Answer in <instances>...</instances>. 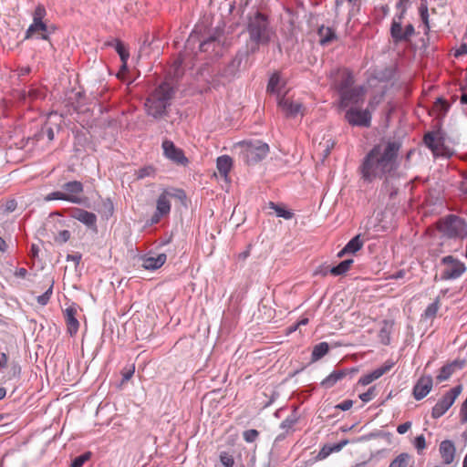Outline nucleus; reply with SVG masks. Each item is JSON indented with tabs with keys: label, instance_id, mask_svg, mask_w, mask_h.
I'll use <instances>...</instances> for the list:
<instances>
[{
	"label": "nucleus",
	"instance_id": "32",
	"mask_svg": "<svg viewBox=\"0 0 467 467\" xmlns=\"http://www.w3.org/2000/svg\"><path fill=\"white\" fill-rule=\"evenodd\" d=\"M411 461L412 456L410 454L402 452L390 462L389 467H408Z\"/></svg>",
	"mask_w": 467,
	"mask_h": 467
},
{
	"label": "nucleus",
	"instance_id": "21",
	"mask_svg": "<svg viewBox=\"0 0 467 467\" xmlns=\"http://www.w3.org/2000/svg\"><path fill=\"white\" fill-rule=\"evenodd\" d=\"M450 108L451 104L442 98H438L433 103L430 114L438 119V126L441 127V122L447 115Z\"/></svg>",
	"mask_w": 467,
	"mask_h": 467
},
{
	"label": "nucleus",
	"instance_id": "47",
	"mask_svg": "<svg viewBox=\"0 0 467 467\" xmlns=\"http://www.w3.org/2000/svg\"><path fill=\"white\" fill-rule=\"evenodd\" d=\"M220 462L223 465V467H233L234 463V457L226 451H223L220 453Z\"/></svg>",
	"mask_w": 467,
	"mask_h": 467
},
{
	"label": "nucleus",
	"instance_id": "56",
	"mask_svg": "<svg viewBox=\"0 0 467 467\" xmlns=\"http://www.w3.org/2000/svg\"><path fill=\"white\" fill-rule=\"evenodd\" d=\"M216 40V38L214 36H211L209 37L207 40L205 41H202L200 45V50L201 51H206V46L209 45L210 43L212 42H214Z\"/></svg>",
	"mask_w": 467,
	"mask_h": 467
},
{
	"label": "nucleus",
	"instance_id": "37",
	"mask_svg": "<svg viewBox=\"0 0 467 467\" xmlns=\"http://www.w3.org/2000/svg\"><path fill=\"white\" fill-rule=\"evenodd\" d=\"M279 83H280V75L278 73H274L271 76L269 82L267 84V88H266L267 92L278 94Z\"/></svg>",
	"mask_w": 467,
	"mask_h": 467
},
{
	"label": "nucleus",
	"instance_id": "45",
	"mask_svg": "<svg viewBox=\"0 0 467 467\" xmlns=\"http://www.w3.org/2000/svg\"><path fill=\"white\" fill-rule=\"evenodd\" d=\"M71 234L67 230L59 231L54 237V241L57 244H62L67 243L70 239Z\"/></svg>",
	"mask_w": 467,
	"mask_h": 467
},
{
	"label": "nucleus",
	"instance_id": "17",
	"mask_svg": "<svg viewBox=\"0 0 467 467\" xmlns=\"http://www.w3.org/2000/svg\"><path fill=\"white\" fill-rule=\"evenodd\" d=\"M433 379L432 377L421 376L415 386L413 387L412 395L416 400H420L425 398L432 389Z\"/></svg>",
	"mask_w": 467,
	"mask_h": 467
},
{
	"label": "nucleus",
	"instance_id": "11",
	"mask_svg": "<svg viewBox=\"0 0 467 467\" xmlns=\"http://www.w3.org/2000/svg\"><path fill=\"white\" fill-rule=\"evenodd\" d=\"M328 78L331 81V87L337 90L339 94L341 91L347 90L352 87L354 83L353 76L350 71L346 68L333 69L330 71Z\"/></svg>",
	"mask_w": 467,
	"mask_h": 467
},
{
	"label": "nucleus",
	"instance_id": "43",
	"mask_svg": "<svg viewBox=\"0 0 467 467\" xmlns=\"http://www.w3.org/2000/svg\"><path fill=\"white\" fill-rule=\"evenodd\" d=\"M52 293H53V282L50 283L49 287L43 295L38 296L36 297L37 303L40 304L41 306L47 305L48 303V301L50 300Z\"/></svg>",
	"mask_w": 467,
	"mask_h": 467
},
{
	"label": "nucleus",
	"instance_id": "61",
	"mask_svg": "<svg viewBox=\"0 0 467 467\" xmlns=\"http://www.w3.org/2000/svg\"><path fill=\"white\" fill-rule=\"evenodd\" d=\"M134 373V368H129L127 371L123 372V380H129Z\"/></svg>",
	"mask_w": 467,
	"mask_h": 467
},
{
	"label": "nucleus",
	"instance_id": "29",
	"mask_svg": "<svg viewBox=\"0 0 467 467\" xmlns=\"http://www.w3.org/2000/svg\"><path fill=\"white\" fill-rule=\"evenodd\" d=\"M329 351V345L327 342H321L313 348L311 360L316 362L322 358Z\"/></svg>",
	"mask_w": 467,
	"mask_h": 467
},
{
	"label": "nucleus",
	"instance_id": "36",
	"mask_svg": "<svg viewBox=\"0 0 467 467\" xmlns=\"http://www.w3.org/2000/svg\"><path fill=\"white\" fill-rule=\"evenodd\" d=\"M440 308V299L436 298L435 301L429 305L424 311L423 317L426 319H431L436 317L438 310Z\"/></svg>",
	"mask_w": 467,
	"mask_h": 467
},
{
	"label": "nucleus",
	"instance_id": "58",
	"mask_svg": "<svg viewBox=\"0 0 467 467\" xmlns=\"http://www.w3.org/2000/svg\"><path fill=\"white\" fill-rule=\"evenodd\" d=\"M308 321H309V320H308V318H306V317L300 319V320L296 323V325L295 326V327H293V328L291 329V331H295L297 327H301V326H306V325H307V324H308Z\"/></svg>",
	"mask_w": 467,
	"mask_h": 467
},
{
	"label": "nucleus",
	"instance_id": "63",
	"mask_svg": "<svg viewBox=\"0 0 467 467\" xmlns=\"http://www.w3.org/2000/svg\"><path fill=\"white\" fill-rule=\"evenodd\" d=\"M7 248L5 241L0 236V251L5 252Z\"/></svg>",
	"mask_w": 467,
	"mask_h": 467
},
{
	"label": "nucleus",
	"instance_id": "24",
	"mask_svg": "<svg viewBox=\"0 0 467 467\" xmlns=\"http://www.w3.org/2000/svg\"><path fill=\"white\" fill-rule=\"evenodd\" d=\"M71 217L88 227H96L97 216L93 213L82 209H74Z\"/></svg>",
	"mask_w": 467,
	"mask_h": 467
},
{
	"label": "nucleus",
	"instance_id": "57",
	"mask_svg": "<svg viewBox=\"0 0 467 467\" xmlns=\"http://www.w3.org/2000/svg\"><path fill=\"white\" fill-rule=\"evenodd\" d=\"M7 362H8V357L6 354L5 353H2L0 355V367L1 368H5L7 366Z\"/></svg>",
	"mask_w": 467,
	"mask_h": 467
},
{
	"label": "nucleus",
	"instance_id": "19",
	"mask_svg": "<svg viewBox=\"0 0 467 467\" xmlns=\"http://www.w3.org/2000/svg\"><path fill=\"white\" fill-rule=\"evenodd\" d=\"M394 366V362L388 360L381 367L374 369L372 372L363 375L359 379L358 383L362 386H367L374 380L379 379L381 376L389 372Z\"/></svg>",
	"mask_w": 467,
	"mask_h": 467
},
{
	"label": "nucleus",
	"instance_id": "4",
	"mask_svg": "<svg viewBox=\"0 0 467 467\" xmlns=\"http://www.w3.org/2000/svg\"><path fill=\"white\" fill-rule=\"evenodd\" d=\"M63 191H56L44 197L46 202L55 200L66 201L71 203L80 204L83 202L81 195L84 192L83 184L78 181H72L62 186Z\"/></svg>",
	"mask_w": 467,
	"mask_h": 467
},
{
	"label": "nucleus",
	"instance_id": "34",
	"mask_svg": "<svg viewBox=\"0 0 467 467\" xmlns=\"http://www.w3.org/2000/svg\"><path fill=\"white\" fill-rule=\"evenodd\" d=\"M353 262V259H347L342 261L337 265L330 269V274L337 276L347 273L350 269Z\"/></svg>",
	"mask_w": 467,
	"mask_h": 467
},
{
	"label": "nucleus",
	"instance_id": "7",
	"mask_svg": "<svg viewBox=\"0 0 467 467\" xmlns=\"http://www.w3.org/2000/svg\"><path fill=\"white\" fill-rule=\"evenodd\" d=\"M244 150L242 151L244 161L248 164H253L263 160L269 151V147L266 143L261 141L255 142H244L242 143Z\"/></svg>",
	"mask_w": 467,
	"mask_h": 467
},
{
	"label": "nucleus",
	"instance_id": "15",
	"mask_svg": "<svg viewBox=\"0 0 467 467\" xmlns=\"http://www.w3.org/2000/svg\"><path fill=\"white\" fill-rule=\"evenodd\" d=\"M54 30L55 28L49 26L47 22L32 23L26 32L25 39L49 40V36Z\"/></svg>",
	"mask_w": 467,
	"mask_h": 467
},
{
	"label": "nucleus",
	"instance_id": "1",
	"mask_svg": "<svg viewBox=\"0 0 467 467\" xmlns=\"http://www.w3.org/2000/svg\"><path fill=\"white\" fill-rule=\"evenodd\" d=\"M400 149V144L391 140L375 145L359 167L362 179L371 182L378 178L391 176L399 167L397 157Z\"/></svg>",
	"mask_w": 467,
	"mask_h": 467
},
{
	"label": "nucleus",
	"instance_id": "28",
	"mask_svg": "<svg viewBox=\"0 0 467 467\" xmlns=\"http://www.w3.org/2000/svg\"><path fill=\"white\" fill-rule=\"evenodd\" d=\"M318 36H319V41L321 45H326L330 42H332L334 39H336V33L335 31L328 26H322L318 29Z\"/></svg>",
	"mask_w": 467,
	"mask_h": 467
},
{
	"label": "nucleus",
	"instance_id": "9",
	"mask_svg": "<svg viewBox=\"0 0 467 467\" xmlns=\"http://www.w3.org/2000/svg\"><path fill=\"white\" fill-rule=\"evenodd\" d=\"M462 392V386H456L447 391L434 405L431 410V417L439 419L444 415L448 410L453 405L456 399Z\"/></svg>",
	"mask_w": 467,
	"mask_h": 467
},
{
	"label": "nucleus",
	"instance_id": "33",
	"mask_svg": "<svg viewBox=\"0 0 467 467\" xmlns=\"http://www.w3.org/2000/svg\"><path fill=\"white\" fill-rule=\"evenodd\" d=\"M419 12L420 19L424 25V34L428 35L431 30V25L429 20V8L427 2L420 3Z\"/></svg>",
	"mask_w": 467,
	"mask_h": 467
},
{
	"label": "nucleus",
	"instance_id": "55",
	"mask_svg": "<svg viewBox=\"0 0 467 467\" xmlns=\"http://www.w3.org/2000/svg\"><path fill=\"white\" fill-rule=\"evenodd\" d=\"M465 54H467V45L462 44L457 49H455L453 55L455 57H458L463 56Z\"/></svg>",
	"mask_w": 467,
	"mask_h": 467
},
{
	"label": "nucleus",
	"instance_id": "13",
	"mask_svg": "<svg viewBox=\"0 0 467 467\" xmlns=\"http://www.w3.org/2000/svg\"><path fill=\"white\" fill-rule=\"evenodd\" d=\"M163 155L177 165L186 166L189 162L182 149L169 140H164L161 144Z\"/></svg>",
	"mask_w": 467,
	"mask_h": 467
},
{
	"label": "nucleus",
	"instance_id": "42",
	"mask_svg": "<svg viewBox=\"0 0 467 467\" xmlns=\"http://www.w3.org/2000/svg\"><path fill=\"white\" fill-rule=\"evenodd\" d=\"M413 445L419 454H421L427 447L426 440L424 435L417 436L413 441Z\"/></svg>",
	"mask_w": 467,
	"mask_h": 467
},
{
	"label": "nucleus",
	"instance_id": "26",
	"mask_svg": "<svg viewBox=\"0 0 467 467\" xmlns=\"http://www.w3.org/2000/svg\"><path fill=\"white\" fill-rule=\"evenodd\" d=\"M364 245V240L361 238L360 234H357L353 237L348 243L345 245V247L338 252L337 256L342 257L348 254H355L359 251Z\"/></svg>",
	"mask_w": 467,
	"mask_h": 467
},
{
	"label": "nucleus",
	"instance_id": "20",
	"mask_svg": "<svg viewBox=\"0 0 467 467\" xmlns=\"http://www.w3.org/2000/svg\"><path fill=\"white\" fill-rule=\"evenodd\" d=\"M465 366L464 360H454L451 363H448L441 368L438 375L436 376V380L438 383L443 382L450 379V377L457 370L462 369Z\"/></svg>",
	"mask_w": 467,
	"mask_h": 467
},
{
	"label": "nucleus",
	"instance_id": "41",
	"mask_svg": "<svg viewBox=\"0 0 467 467\" xmlns=\"http://www.w3.org/2000/svg\"><path fill=\"white\" fill-rule=\"evenodd\" d=\"M115 49L119 54L121 62L125 63V61H128L130 57L129 50L120 40H116Z\"/></svg>",
	"mask_w": 467,
	"mask_h": 467
},
{
	"label": "nucleus",
	"instance_id": "23",
	"mask_svg": "<svg viewBox=\"0 0 467 467\" xmlns=\"http://www.w3.org/2000/svg\"><path fill=\"white\" fill-rule=\"evenodd\" d=\"M77 309L74 306H68L64 312V317L67 324V332L74 336L78 333L79 328V322L76 317Z\"/></svg>",
	"mask_w": 467,
	"mask_h": 467
},
{
	"label": "nucleus",
	"instance_id": "8",
	"mask_svg": "<svg viewBox=\"0 0 467 467\" xmlns=\"http://www.w3.org/2000/svg\"><path fill=\"white\" fill-rule=\"evenodd\" d=\"M441 263L443 265L441 275V280L457 279L466 271L464 263L451 255L444 256Z\"/></svg>",
	"mask_w": 467,
	"mask_h": 467
},
{
	"label": "nucleus",
	"instance_id": "18",
	"mask_svg": "<svg viewBox=\"0 0 467 467\" xmlns=\"http://www.w3.org/2000/svg\"><path fill=\"white\" fill-rule=\"evenodd\" d=\"M277 104L287 117H295L299 113L303 114V105L299 102H295L285 96H280L278 94Z\"/></svg>",
	"mask_w": 467,
	"mask_h": 467
},
{
	"label": "nucleus",
	"instance_id": "3",
	"mask_svg": "<svg viewBox=\"0 0 467 467\" xmlns=\"http://www.w3.org/2000/svg\"><path fill=\"white\" fill-rule=\"evenodd\" d=\"M247 32L250 40L255 43L256 46L267 45L275 34V31L270 26L268 16L261 12H256L249 17Z\"/></svg>",
	"mask_w": 467,
	"mask_h": 467
},
{
	"label": "nucleus",
	"instance_id": "38",
	"mask_svg": "<svg viewBox=\"0 0 467 467\" xmlns=\"http://www.w3.org/2000/svg\"><path fill=\"white\" fill-rule=\"evenodd\" d=\"M47 16V11L43 5H38L34 13H33V22L32 23H39V22H47L45 17Z\"/></svg>",
	"mask_w": 467,
	"mask_h": 467
},
{
	"label": "nucleus",
	"instance_id": "2",
	"mask_svg": "<svg viewBox=\"0 0 467 467\" xmlns=\"http://www.w3.org/2000/svg\"><path fill=\"white\" fill-rule=\"evenodd\" d=\"M174 89L168 83H162L147 98L145 109L149 116L161 119L168 115V108L171 104Z\"/></svg>",
	"mask_w": 467,
	"mask_h": 467
},
{
	"label": "nucleus",
	"instance_id": "64",
	"mask_svg": "<svg viewBox=\"0 0 467 467\" xmlns=\"http://www.w3.org/2000/svg\"><path fill=\"white\" fill-rule=\"evenodd\" d=\"M161 216H164V215L163 214H159V213L156 212L155 214L151 218V222L154 223H158Z\"/></svg>",
	"mask_w": 467,
	"mask_h": 467
},
{
	"label": "nucleus",
	"instance_id": "39",
	"mask_svg": "<svg viewBox=\"0 0 467 467\" xmlns=\"http://www.w3.org/2000/svg\"><path fill=\"white\" fill-rule=\"evenodd\" d=\"M17 207V202L15 199H8L0 202V209L4 213H13Z\"/></svg>",
	"mask_w": 467,
	"mask_h": 467
},
{
	"label": "nucleus",
	"instance_id": "31",
	"mask_svg": "<svg viewBox=\"0 0 467 467\" xmlns=\"http://www.w3.org/2000/svg\"><path fill=\"white\" fill-rule=\"evenodd\" d=\"M346 376L344 371H333L325 379L322 380L321 386L329 389L333 387L337 381L341 380Z\"/></svg>",
	"mask_w": 467,
	"mask_h": 467
},
{
	"label": "nucleus",
	"instance_id": "62",
	"mask_svg": "<svg viewBox=\"0 0 467 467\" xmlns=\"http://www.w3.org/2000/svg\"><path fill=\"white\" fill-rule=\"evenodd\" d=\"M410 0H399L397 5H396V7L398 9H401V11L405 8L406 9V5L407 4L409 3Z\"/></svg>",
	"mask_w": 467,
	"mask_h": 467
},
{
	"label": "nucleus",
	"instance_id": "51",
	"mask_svg": "<svg viewBox=\"0 0 467 467\" xmlns=\"http://www.w3.org/2000/svg\"><path fill=\"white\" fill-rule=\"evenodd\" d=\"M460 416H461V421L462 423L467 422V396L463 403L462 404L461 410H460Z\"/></svg>",
	"mask_w": 467,
	"mask_h": 467
},
{
	"label": "nucleus",
	"instance_id": "52",
	"mask_svg": "<svg viewBox=\"0 0 467 467\" xmlns=\"http://www.w3.org/2000/svg\"><path fill=\"white\" fill-rule=\"evenodd\" d=\"M154 173V170L151 167H147L139 171L138 178L142 179L146 176H150Z\"/></svg>",
	"mask_w": 467,
	"mask_h": 467
},
{
	"label": "nucleus",
	"instance_id": "40",
	"mask_svg": "<svg viewBox=\"0 0 467 467\" xmlns=\"http://www.w3.org/2000/svg\"><path fill=\"white\" fill-rule=\"evenodd\" d=\"M270 207L275 212L278 217H282L285 220H290L293 217V213L285 210V208L274 203L270 202Z\"/></svg>",
	"mask_w": 467,
	"mask_h": 467
},
{
	"label": "nucleus",
	"instance_id": "16",
	"mask_svg": "<svg viewBox=\"0 0 467 467\" xmlns=\"http://www.w3.org/2000/svg\"><path fill=\"white\" fill-rule=\"evenodd\" d=\"M347 121L352 126L368 127L370 125L371 116L368 110H359L349 109L345 115Z\"/></svg>",
	"mask_w": 467,
	"mask_h": 467
},
{
	"label": "nucleus",
	"instance_id": "10",
	"mask_svg": "<svg viewBox=\"0 0 467 467\" xmlns=\"http://www.w3.org/2000/svg\"><path fill=\"white\" fill-rule=\"evenodd\" d=\"M405 15V8L400 14L392 19L390 26V35L394 42L408 41L414 35V26L411 24L406 26L403 29L401 26L402 19Z\"/></svg>",
	"mask_w": 467,
	"mask_h": 467
},
{
	"label": "nucleus",
	"instance_id": "14",
	"mask_svg": "<svg viewBox=\"0 0 467 467\" xmlns=\"http://www.w3.org/2000/svg\"><path fill=\"white\" fill-rule=\"evenodd\" d=\"M340 107L347 108L350 105H359L364 101L365 89L362 87L349 88L341 91Z\"/></svg>",
	"mask_w": 467,
	"mask_h": 467
},
{
	"label": "nucleus",
	"instance_id": "46",
	"mask_svg": "<svg viewBox=\"0 0 467 467\" xmlns=\"http://www.w3.org/2000/svg\"><path fill=\"white\" fill-rule=\"evenodd\" d=\"M90 456H91V453L88 451V452H85L79 456H78L77 458H75V460L72 462L71 463V467H82L83 464L88 461L90 459Z\"/></svg>",
	"mask_w": 467,
	"mask_h": 467
},
{
	"label": "nucleus",
	"instance_id": "12",
	"mask_svg": "<svg viewBox=\"0 0 467 467\" xmlns=\"http://www.w3.org/2000/svg\"><path fill=\"white\" fill-rule=\"evenodd\" d=\"M171 198H177L184 200L186 198L185 192L180 189H174L172 191L164 190L157 199L156 212L159 214L167 215L171 212Z\"/></svg>",
	"mask_w": 467,
	"mask_h": 467
},
{
	"label": "nucleus",
	"instance_id": "60",
	"mask_svg": "<svg viewBox=\"0 0 467 467\" xmlns=\"http://www.w3.org/2000/svg\"><path fill=\"white\" fill-rule=\"evenodd\" d=\"M249 255H250V246L245 251L240 253L238 254V258L240 260L244 261Z\"/></svg>",
	"mask_w": 467,
	"mask_h": 467
},
{
	"label": "nucleus",
	"instance_id": "22",
	"mask_svg": "<svg viewBox=\"0 0 467 467\" xmlns=\"http://www.w3.org/2000/svg\"><path fill=\"white\" fill-rule=\"evenodd\" d=\"M439 451L444 464L452 463L455 458L456 449L451 441H442L440 444Z\"/></svg>",
	"mask_w": 467,
	"mask_h": 467
},
{
	"label": "nucleus",
	"instance_id": "6",
	"mask_svg": "<svg viewBox=\"0 0 467 467\" xmlns=\"http://www.w3.org/2000/svg\"><path fill=\"white\" fill-rule=\"evenodd\" d=\"M438 227L441 233L449 237L464 238L467 236V224L456 215H449L440 220Z\"/></svg>",
	"mask_w": 467,
	"mask_h": 467
},
{
	"label": "nucleus",
	"instance_id": "48",
	"mask_svg": "<svg viewBox=\"0 0 467 467\" xmlns=\"http://www.w3.org/2000/svg\"><path fill=\"white\" fill-rule=\"evenodd\" d=\"M332 453V450L329 445H324L318 451L316 459L317 461H323Z\"/></svg>",
	"mask_w": 467,
	"mask_h": 467
},
{
	"label": "nucleus",
	"instance_id": "5",
	"mask_svg": "<svg viewBox=\"0 0 467 467\" xmlns=\"http://www.w3.org/2000/svg\"><path fill=\"white\" fill-rule=\"evenodd\" d=\"M423 140L435 156L450 157L452 154L451 149L445 145V135L440 126L436 130L426 133Z\"/></svg>",
	"mask_w": 467,
	"mask_h": 467
},
{
	"label": "nucleus",
	"instance_id": "54",
	"mask_svg": "<svg viewBox=\"0 0 467 467\" xmlns=\"http://www.w3.org/2000/svg\"><path fill=\"white\" fill-rule=\"evenodd\" d=\"M348 443V440H343L340 442L334 444L333 446H330L332 452L340 451Z\"/></svg>",
	"mask_w": 467,
	"mask_h": 467
},
{
	"label": "nucleus",
	"instance_id": "50",
	"mask_svg": "<svg viewBox=\"0 0 467 467\" xmlns=\"http://www.w3.org/2000/svg\"><path fill=\"white\" fill-rule=\"evenodd\" d=\"M354 402L351 400H345L341 403L336 406L337 409L341 410L343 411L348 410L352 408Z\"/></svg>",
	"mask_w": 467,
	"mask_h": 467
},
{
	"label": "nucleus",
	"instance_id": "59",
	"mask_svg": "<svg viewBox=\"0 0 467 467\" xmlns=\"http://www.w3.org/2000/svg\"><path fill=\"white\" fill-rule=\"evenodd\" d=\"M27 275V270L26 268H19L16 272V275L20 278H25Z\"/></svg>",
	"mask_w": 467,
	"mask_h": 467
},
{
	"label": "nucleus",
	"instance_id": "49",
	"mask_svg": "<svg viewBox=\"0 0 467 467\" xmlns=\"http://www.w3.org/2000/svg\"><path fill=\"white\" fill-rule=\"evenodd\" d=\"M375 387H371L368 389V391L364 392V393H361L359 395V399L363 401V402H368L370 401L374 396H375Z\"/></svg>",
	"mask_w": 467,
	"mask_h": 467
},
{
	"label": "nucleus",
	"instance_id": "53",
	"mask_svg": "<svg viewBox=\"0 0 467 467\" xmlns=\"http://www.w3.org/2000/svg\"><path fill=\"white\" fill-rule=\"evenodd\" d=\"M411 427L410 421H406L402 424H400L397 428V431L399 434H404L406 433Z\"/></svg>",
	"mask_w": 467,
	"mask_h": 467
},
{
	"label": "nucleus",
	"instance_id": "35",
	"mask_svg": "<svg viewBox=\"0 0 467 467\" xmlns=\"http://www.w3.org/2000/svg\"><path fill=\"white\" fill-rule=\"evenodd\" d=\"M298 421V417L296 413H292L287 418H285L280 424V428L284 430L286 433L293 431L295 425Z\"/></svg>",
	"mask_w": 467,
	"mask_h": 467
},
{
	"label": "nucleus",
	"instance_id": "25",
	"mask_svg": "<svg viewBox=\"0 0 467 467\" xmlns=\"http://www.w3.org/2000/svg\"><path fill=\"white\" fill-rule=\"evenodd\" d=\"M233 159L229 155L219 156L216 160L217 171L225 181H228V176L233 168Z\"/></svg>",
	"mask_w": 467,
	"mask_h": 467
},
{
	"label": "nucleus",
	"instance_id": "30",
	"mask_svg": "<svg viewBox=\"0 0 467 467\" xmlns=\"http://www.w3.org/2000/svg\"><path fill=\"white\" fill-rule=\"evenodd\" d=\"M392 331V323L387 320L383 321L382 327L379 332L380 342L384 345L390 343V334Z\"/></svg>",
	"mask_w": 467,
	"mask_h": 467
},
{
	"label": "nucleus",
	"instance_id": "44",
	"mask_svg": "<svg viewBox=\"0 0 467 467\" xmlns=\"http://www.w3.org/2000/svg\"><path fill=\"white\" fill-rule=\"evenodd\" d=\"M258 437L259 431L254 429L247 430L243 432V438L248 443L255 441Z\"/></svg>",
	"mask_w": 467,
	"mask_h": 467
},
{
	"label": "nucleus",
	"instance_id": "27",
	"mask_svg": "<svg viewBox=\"0 0 467 467\" xmlns=\"http://www.w3.org/2000/svg\"><path fill=\"white\" fill-rule=\"evenodd\" d=\"M165 254H160L155 256H148L143 260V267L148 270H155L161 267L166 262Z\"/></svg>",
	"mask_w": 467,
	"mask_h": 467
}]
</instances>
